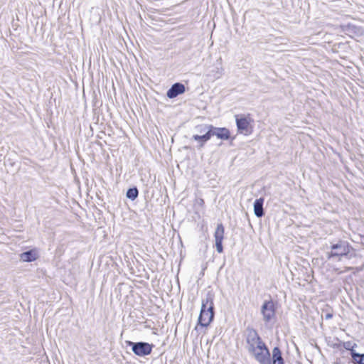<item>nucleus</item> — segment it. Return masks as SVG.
I'll use <instances>...</instances> for the list:
<instances>
[{
    "instance_id": "obj_1",
    "label": "nucleus",
    "mask_w": 364,
    "mask_h": 364,
    "mask_svg": "<svg viewBox=\"0 0 364 364\" xmlns=\"http://www.w3.org/2000/svg\"><path fill=\"white\" fill-rule=\"evenodd\" d=\"M246 348L259 364H271L270 352L256 330L247 328L245 334Z\"/></svg>"
},
{
    "instance_id": "obj_2",
    "label": "nucleus",
    "mask_w": 364,
    "mask_h": 364,
    "mask_svg": "<svg viewBox=\"0 0 364 364\" xmlns=\"http://www.w3.org/2000/svg\"><path fill=\"white\" fill-rule=\"evenodd\" d=\"M353 252H354V249L348 242L339 240L336 244L331 245L327 257L328 259L336 258L338 260H341L342 257H351Z\"/></svg>"
},
{
    "instance_id": "obj_3",
    "label": "nucleus",
    "mask_w": 364,
    "mask_h": 364,
    "mask_svg": "<svg viewBox=\"0 0 364 364\" xmlns=\"http://www.w3.org/2000/svg\"><path fill=\"white\" fill-rule=\"evenodd\" d=\"M214 304L213 298L209 296L202 301L201 310L198 318V324L207 327L214 317Z\"/></svg>"
},
{
    "instance_id": "obj_4",
    "label": "nucleus",
    "mask_w": 364,
    "mask_h": 364,
    "mask_svg": "<svg viewBox=\"0 0 364 364\" xmlns=\"http://www.w3.org/2000/svg\"><path fill=\"white\" fill-rule=\"evenodd\" d=\"M236 124L238 132L244 135H249L253 131L252 123L254 120L250 114L247 115H236Z\"/></svg>"
},
{
    "instance_id": "obj_5",
    "label": "nucleus",
    "mask_w": 364,
    "mask_h": 364,
    "mask_svg": "<svg viewBox=\"0 0 364 364\" xmlns=\"http://www.w3.org/2000/svg\"><path fill=\"white\" fill-rule=\"evenodd\" d=\"M275 306L272 301H265L262 306V314L265 321H269L275 316Z\"/></svg>"
},
{
    "instance_id": "obj_6",
    "label": "nucleus",
    "mask_w": 364,
    "mask_h": 364,
    "mask_svg": "<svg viewBox=\"0 0 364 364\" xmlns=\"http://www.w3.org/2000/svg\"><path fill=\"white\" fill-rule=\"evenodd\" d=\"M225 228L222 223L218 224L215 231L214 232V237L215 240V245L217 251L219 253L223 252V240L224 239Z\"/></svg>"
},
{
    "instance_id": "obj_7",
    "label": "nucleus",
    "mask_w": 364,
    "mask_h": 364,
    "mask_svg": "<svg viewBox=\"0 0 364 364\" xmlns=\"http://www.w3.org/2000/svg\"><path fill=\"white\" fill-rule=\"evenodd\" d=\"M132 350L136 355L144 356L151 353L152 346L147 343H133Z\"/></svg>"
},
{
    "instance_id": "obj_8",
    "label": "nucleus",
    "mask_w": 364,
    "mask_h": 364,
    "mask_svg": "<svg viewBox=\"0 0 364 364\" xmlns=\"http://www.w3.org/2000/svg\"><path fill=\"white\" fill-rule=\"evenodd\" d=\"M186 89L184 85L182 83H175L167 91V97L169 98H174L178 95L184 93Z\"/></svg>"
},
{
    "instance_id": "obj_9",
    "label": "nucleus",
    "mask_w": 364,
    "mask_h": 364,
    "mask_svg": "<svg viewBox=\"0 0 364 364\" xmlns=\"http://www.w3.org/2000/svg\"><path fill=\"white\" fill-rule=\"evenodd\" d=\"M213 129L214 127L212 125L208 127V132L203 135H193V139L200 144V146H203L206 141L210 139V138L213 136Z\"/></svg>"
},
{
    "instance_id": "obj_10",
    "label": "nucleus",
    "mask_w": 364,
    "mask_h": 364,
    "mask_svg": "<svg viewBox=\"0 0 364 364\" xmlns=\"http://www.w3.org/2000/svg\"><path fill=\"white\" fill-rule=\"evenodd\" d=\"M270 359L272 364H284L282 353L279 347H274L272 349Z\"/></svg>"
},
{
    "instance_id": "obj_11",
    "label": "nucleus",
    "mask_w": 364,
    "mask_h": 364,
    "mask_svg": "<svg viewBox=\"0 0 364 364\" xmlns=\"http://www.w3.org/2000/svg\"><path fill=\"white\" fill-rule=\"evenodd\" d=\"M213 135H215L218 139L223 140H228L230 137V132L229 129L225 127L215 128L213 129Z\"/></svg>"
},
{
    "instance_id": "obj_12",
    "label": "nucleus",
    "mask_w": 364,
    "mask_h": 364,
    "mask_svg": "<svg viewBox=\"0 0 364 364\" xmlns=\"http://www.w3.org/2000/svg\"><path fill=\"white\" fill-rule=\"evenodd\" d=\"M36 250H31L20 255V258L23 262H33L37 259Z\"/></svg>"
},
{
    "instance_id": "obj_13",
    "label": "nucleus",
    "mask_w": 364,
    "mask_h": 364,
    "mask_svg": "<svg viewBox=\"0 0 364 364\" xmlns=\"http://www.w3.org/2000/svg\"><path fill=\"white\" fill-rule=\"evenodd\" d=\"M264 198L257 199L254 203V212L257 217H262L264 215L263 210Z\"/></svg>"
},
{
    "instance_id": "obj_14",
    "label": "nucleus",
    "mask_w": 364,
    "mask_h": 364,
    "mask_svg": "<svg viewBox=\"0 0 364 364\" xmlns=\"http://www.w3.org/2000/svg\"><path fill=\"white\" fill-rule=\"evenodd\" d=\"M352 358L355 364H364V354L352 352Z\"/></svg>"
},
{
    "instance_id": "obj_15",
    "label": "nucleus",
    "mask_w": 364,
    "mask_h": 364,
    "mask_svg": "<svg viewBox=\"0 0 364 364\" xmlns=\"http://www.w3.org/2000/svg\"><path fill=\"white\" fill-rule=\"evenodd\" d=\"M138 190L136 188H129L127 192V197L134 200L138 196Z\"/></svg>"
},
{
    "instance_id": "obj_16",
    "label": "nucleus",
    "mask_w": 364,
    "mask_h": 364,
    "mask_svg": "<svg viewBox=\"0 0 364 364\" xmlns=\"http://www.w3.org/2000/svg\"><path fill=\"white\" fill-rule=\"evenodd\" d=\"M353 268L350 267H346L343 270H340L339 269H335L336 272L338 274H342L350 270H352Z\"/></svg>"
},
{
    "instance_id": "obj_17",
    "label": "nucleus",
    "mask_w": 364,
    "mask_h": 364,
    "mask_svg": "<svg viewBox=\"0 0 364 364\" xmlns=\"http://www.w3.org/2000/svg\"><path fill=\"white\" fill-rule=\"evenodd\" d=\"M332 317H333L332 313H328L325 316L326 319H331Z\"/></svg>"
},
{
    "instance_id": "obj_18",
    "label": "nucleus",
    "mask_w": 364,
    "mask_h": 364,
    "mask_svg": "<svg viewBox=\"0 0 364 364\" xmlns=\"http://www.w3.org/2000/svg\"><path fill=\"white\" fill-rule=\"evenodd\" d=\"M200 203L204 204V200L203 199H200Z\"/></svg>"
}]
</instances>
